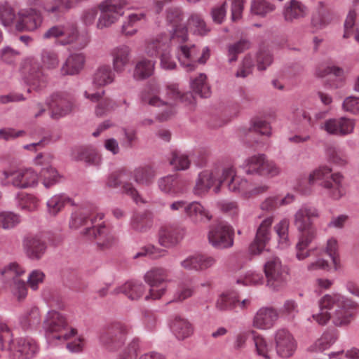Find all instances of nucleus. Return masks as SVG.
<instances>
[{
    "label": "nucleus",
    "instance_id": "nucleus-46",
    "mask_svg": "<svg viewBox=\"0 0 359 359\" xmlns=\"http://www.w3.org/2000/svg\"><path fill=\"white\" fill-rule=\"evenodd\" d=\"M294 196L292 194H287L284 197L279 196H271L262 203L261 208L263 210L273 211L282 205L290 204L294 201Z\"/></svg>",
    "mask_w": 359,
    "mask_h": 359
},
{
    "label": "nucleus",
    "instance_id": "nucleus-62",
    "mask_svg": "<svg viewBox=\"0 0 359 359\" xmlns=\"http://www.w3.org/2000/svg\"><path fill=\"white\" fill-rule=\"evenodd\" d=\"M237 297L234 294H223L217 299L216 307L220 311L236 309Z\"/></svg>",
    "mask_w": 359,
    "mask_h": 359
},
{
    "label": "nucleus",
    "instance_id": "nucleus-27",
    "mask_svg": "<svg viewBox=\"0 0 359 359\" xmlns=\"http://www.w3.org/2000/svg\"><path fill=\"white\" fill-rule=\"evenodd\" d=\"M131 52V48L125 44L117 46L111 50L114 72L122 73L125 70L126 66L130 63Z\"/></svg>",
    "mask_w": 359,
    "mask_h": 359
},
{
    "label": "nucleus",
    "instance_id": "nucleus-53",
    "mask_svg": "<svg viewBox=\"0 0 359 359\" xmlns=\"http://www.w3.org/2000/svg\"><path fill=\"white\" fill-rule=\"evenodd\" d=\"M326 156L329 162L337 166L342 167L348 163V158L345 152L334 146L327 147Z\"/></svg>",
    "mask_w": 359,
    "mask_h": 359
},
{
    "label": "nucleus",
    "instance_id": "nucleus-28",
    "mask_svg": "<svg viewBox=\"0 0 359 359\" xmlns=\"http://www.w3.org/2000/svg\"><path fill=\"white\" fill-rule=\"evenodd\" d=\"M318 210L313 206L304 205L294 214V223L297 230L313 228L312 219L318 217Z\"/></svg>",
    "mask_w": 359,
    "mask_h": 359
},
{
    "label": "nucleus",
    "instance_id": "nucleus-52",
    "mask_svg": "<svg viewBox=\"0 0 359 359\" xmlns=\"http://www.w3.org/2000/svg\"><path fill=\"white\" fill-rule=\"evenodd\" d=\"M207 77L204 74H200L191 81V87L194 92L201 97H207L210 95V88L206 81Z\"/></svg>",
    "mask_w": 359,
    "mask_h": 359
},
{
    "label": "nucleus",
    "instance_id": "nucleus-56",
    "mask_svg": "<svg viewBox=\"0 0 359 359\" xmlns=\"http://www.w3.org/2000/svg\"><path fill=\"white\" fill-rule=\"evenodd\" d=\"M274 9L275 6L266 0H252L251 12L255 15L264 17Z\"/></svg>",
    "mask_w": 359,
    "mask_h": 359
},
{
    "label": "nucleus",
    "instance_id": "nucleus-58",
    "mask_svg": "<svg viewBox=\"0 0 359 359\" xmlns=\"http://www.w3.org/2000/svg\"><path fill=\"white\" fill-rule=\"evenodd\" d=\"M16 18L13 9L7 2L0 4V22L4 26H10L16 21Z\"/></svg>",
    "mask_w": 359,
    "mask_h": 359
},
{
    "label": "nucleus",
    "instance_id": "nucleus-61",
    "mask_svg": "<svg viewBox=\"0 0 359 359\" xmlns=\"http://www.w3.org/2000/svg\"><path fill=\"white\" fill-rule=\"evenodd\" d=\"M20 222V216L11 212L0 213V228L9 229L14 228Z\"/></svg>",
    "mask_w": 359,
    "mask_h": 359
},
{
    "label": "nucleus",
    "instance_id": "nucleus-55",
    "mask_svg": "<svg viewBox=\"0 0 359 359\" xmlns=\"http://www.w3.org/2000/svg\"><path fill=\"white\" fill-rule=\"evenodd\" d=\"M167 96L173 100H180L183 102H188L191 103L194 97L191 93L182 94L179 90L178 86L175 83H169L166 86Z\"/></svg>",
    "mask_w": 359,
    "mask_h": 359
},
{
    "label": "nucleus",
    "instance_id": "nucleus-5",
    "mask_svg": "<svg viewBox=\"0 0 359 359\" xmlns=\"http://www.w3.org/2000/svg\"><path fill=\"white\" fill-rule=\"evenodd\" d=\"M126 5L125 0H106L99 5L98 8L93 7L85 10L81 16L82 21L87 26L93 25L99 9L101 14L97 22V28L102 29L109 27L123 15V8Z\"/></svg>",
    "mask_w": 359,
    "mask_h": 359
},
{
    "label": "nucleus",
    "instance_id": "nucleus-48",
    "mask_svg": "<svg viewBox=\"0 0 359 359\" xmlns=\"http://www.w3.org/2000/svg\"><path fill=\"white\" fill-rule=\"evenodd\" d=\"M70 201V198L65 194L54 195L46 203L48 212L53 216H55Z\"/></svg>",
    "mask_w": 359,
    "mask_h": 359
},
{
    "label": "nucleus",
    "instance_id": "nucleus-29",
    "mask_svg": "<svg viewBox=\"0 0 359 359\" xmlns=\"http://www.w3.org/2000/svg\"><path fill=\"white\" fill-rule=\"evenodd\" d=\"M102 93H89L85 92L84 96L92 102H97L95 107V114L97 116H103L114 111L118 107V104L114 100L108 97H102Z\"/></svg>",
    "mask_w": 359,
    "mask_h": 359
},
{
    "label": "nucleus",
    "instance_id": "nucleus-4",
    "mask_svg": "<svg viewBox=\"0 0 359 359\" xmlns=\"http://www.w3.org/2000/svg\"><path fill=\"white\" fill-rule=\"evenodd\" d=\"M104 217V215L97 212L95 207L81 208L72 214L69 226L72 229L86 226L84 233L95 238L100 249H108L116 243L114 233L109 227L104 224L95 225L97 220H102Z\"/></svg>",
    "mask_w": 359,
    "mask_h": 359
},
{
    "label": "nucleus",
    "instance_id": "nucleus-47",
    "mask_svg": "<svg viewBox=\"0 0 359 359\" xmlns=\"http://www.w3.org/2000/svg\"><path fill=\"white\" fill-rule=\"evenodd\" d=\"M250 334L252 335V340L257 354L264 359H270L271 347L266 339L255 330H251Z\"/></svg>",
    "mask_w": 359,
    "mask_h": 359
},
{
    "label": "nucleus",
    "instance_id": "nucleus-59",
    "mask_svg": "<svg viewBox=\"0 0 359 359\" xmlns=\"http://www.w3.org/2000/svg\"><path fill=\"white\" fill-rule=\"evenodd\" d=\"M42 183L46 188H50L55 184L60 178L57 171L51 166L44 168L41 171Z\"/></svg>",
    "mask_w": 359,
    "mask_h": 359
},
{
    "label": "nucleus",
    "instance_id": "nucleus-34",
    "mask_svg": "<svg viewBox=\"0 0 359 359\" xmlns=\"http://www.w3.org/2000/svg\"><path fill=\"white\" fill-rule=\"evenodd\" d=\"M145 291L146 287L142 283L130 280L117 287L114 292L116 294L123 293L131 300H137L143 296Z\"/></svg>",
    "mask_w": 359,
    "mask_h": 359
},
{
    "label": "nucleus",
    "instance_id": "nucleus-6",
    "mask_svg": "<svg viewBox=\"0 0 359 359\" xmlns=\"http://www.w3.org/2000/svg\"><path fill=\"white\" fill-rule=\"evenodd\" d=\"M0 344L2 350L9 351L13 359H32L39 351L38 343L32 338L13 339V334L8 327L0 323Z\"/></svg>",
    "mask_w": 359,
    "mask_h": 359
},
{
    "label": "nucleus",
    "instance_id": "nucleus-37",
    "mask_svg": "<svg viewBox=\"0 0 359 359\" xmlns=\"http://www.w3.org/2000/svg\"><path fill=\"white\" fill-rule=\"evenodd\" d=\"M172 333L178 339H184L194 332L193 325L187 319L176 316L170 324Z\"/></svg>",
    "mask_w": 359,
    "mask_h": 359
},
{
    "label": "nucleus",
    "instance_id": "nucleus-9",
    "mask_svg": "<svg viewBox=\"0 0 359 359\" xmlns=\"http://www.w3.org/2000/svg\"><path fill=\"white\" fill-rule=\"evenodd\" d=\"M129 330L126 323L114 322L100 332V343L107 351H116L124 345Z\"/></svg>",
    "mask_w": 359,
    "mask_h": 359
},
{
    "label": "nucleus",
    "instance_id": "nucleus-51",
    "mask_svg": "<svg viewBox=\"0 0 359 359\" xmlns=\"http://www.w3.org/2000/svg\"><path fill=\"white\" fill-rule=\"evenodd\" d=\"M337 337L338 334L336 332H325L320 338L315 341L310 349L312 351H323L334 344Z\"/></svg>",
    "mask_w": 359,
    "mask_h": 359
},
{
    "label": "nucleus",
    "instance_id": "nucleus-19",
    "mask_svg": "<svg viewBox=\"0 0 359 359\" xmlns=\"http://www.w3.org/2000/svg\"><path fill=\"white\" fill-rule=\"evenodd\" d=\"M43 18L39 11L33 8L19 10L17 14L15 28L20 32H32L42 24Z\"/></svg>",
    "mask_w": 359,
    "mask_h": 359
},
{
    "label": "nucleus",
    "instance_id": "nucleus-20",
    "mask_svg": "<svg viewBox=\"0 0 359 359\" xmlns=\"http://www.w3.org/2000/svg\"><path fill=\"white\" fill-rule=\"evenodd\" d=\"M25 273V269L16 262L10 263L2 271L6 278H13V292L19 301L24 299L27 294V288L25 281L19 278Z\"/></svg>",
    "mask_w": 359,
    "mask_h": 359
},
{
    "label": "nucleus",
    "instance_id": "nucleus-1",
    "mask_svg": "<svg viewBox=\"0 0 359 359\" xmlns=\"http://www.w3.org/2000/svg\"><path fill=\"white\" fill-rule=\"evenodd\" d=\"M166 18L173 27L171 36L160 34L147 40L144 46L145 54L150 57H159L161 66L165 69H173L176 67L170 54L172 47H175L177 59L187 72L195 70L198 64H205L210 57V50L204 48L201 55L196 45L187 42V29L182 23V9L171 6L167 11Z\"/></svg>",
    "mask_w": 359,
    "mask_h": 359
},
{
    "label": "nucleus",
    "instance_id": "nucleus-57",
    "mask_svg": "<svg viewBox=\"0 0 359 359\" xmlns=\"http://www.w3.org/2000/svg\"><path fill=\"white\" fill-rule=\"evenodd\" d=\"M290 222L287 219L280 221L274 227V229L279 238V244L282 248H286L290 245L288 238V229Z\"/></svg>",
    "mask_w": 359,
    "mask_h": 359
},
{
    "label": "nucleus",
    "instance_id": "nucleus-40",
    "mask_svg": "<svg viewBox=\"0 0 359 359\" xmlns=\"http://www.w3.org/2000/svg\"><path fill=\"white\" fill-rule=\"evenodd\" d=\"M153 219L151 214L147 211L135 212L131 219V228L136 232L147 231L152 226Z\"/></svg>",
    "mask_w": 359,
    "mask_h": 359
},
{
    "label": "nucleus",
    "instance_id": "nucleus-12",
    "mask_svg": "<svg viewBox=\"0 0 359 359\" xmlns=\"http://www.w3.org/2000/svg\"><path fill=\"white\" fill-rule=\"evenodd\" d=\"M43 37L46 39H55L62 45L78 41L79 48H84L88 43L87 37L79 36L77 27L73 23L53 26L43 34Z\"/></svg>",
    "mask_w": 359,
    "mask_h": 359
},
{
    "label": "nucleus",
    "instance_id": "nucleus-45",
    "mask_svg": "<svg viewBox=\"0 0 359 359\" xmlns=\"http://www.w3.org/2000/svg\"><path fill=\"white\" fill-rule=\"evenodd\" d=\"M73 157L76 161H83L91 165H98L100 163V155L92 147L79 148L74 153Z\"/></svg>",
    "mask_w": 359,
    "mask_h": 359
},
{
    "label": "nucleus",
    "instance_id": "nucleus-32",
    "mask_svg": "<svg viewBox=\"0 0 359 359\" xmlns=\"http://www.w3.org/2000/svg\"><path fill=\"white\" fill-rule=\"evenodd\" d=\"M308 14V8L298 0H290L283 8V15L287 22H293L305 18Z\"/></svg>",
    "mask_w": 359,
    "mask_h": 359
},
{
    "label": "nucleus",
    "instance_id": "nucleus-8",
    "mask_svg": "<svg viewBox=\"0 0 359 359\" xmlns=\"http://www.w3.org/2000/svg\"><path fill=\"white\" fill-rule=\"evenodd\" d=\"M43 325L49 339L66 341L76 334V330L69 326L65 316L54 310L47 313Z\"/></svg>",
    "mask_w": 359,
    "mask_h": 359
},
{
    "label": "nucleus",
    "instance_id": "nucleus-23",
    "mask_svg": "<svg viewBox=\"0 0 359 359\" xmlns=\"http://www.w3.org/2000/svg\"><path fill=\"white\" fill-rule=\"evenodd\" d=\"M222 180V175L217 169L205 170L201 172L196 180L193 191L195 195L202 196L214 187L219 186V181Z\"/></svg>",
    "mask_w": 359,
    "mask_h": 359
},
{
    "label": "nucleus",
    "instance_id": "nucleus-22",
    "mask_svg": "<svg viewBox=\"0 0 359 359\" xmlns=\"http://www.w3.org/2000/svg\"><path fill=\"white\" fill-rule=\"evenodd\" d=\"M277 354L281 358H290L294 353L297 342L292 334L286 329L278 330L274 336Z\"/></svg>",
    "mask_w": 359,
    "mask_h": 359
},
{
    "label": "nucleus",
    "instance_id": "nucleus-25",
    "mask_svg": "<svg viewBox=\"0 0 359 359\" xmlns=\"http://www.w3.org/2000/svg\"><path fill=\"white\" fill-rule=\"evenodd\" d=\"M278 318V313L271 307L259 309L252 319V325L254 328L261 330L273 327Z\"/></svg>",
    "mask_w": 359,
    "mask_h": 359
},
{
    "label": "nucleus",
    "instance_id": "nucleus-42",
    "mask_svg": "<svg viewBox=\"0 0 359 359\" xmlns=\"http://www.w3.org/2000/svg\"><path fill=\"white\" fill-rule=\"evenodd\" d=\"M185 213L195 223L203 222L204 219L210 220L212 216L208 210L198 202L187 203Z\"/></svg>",
    "mask_w": 359,
    "mask_h": 359
},
{
    "label": "nucleus",
    "instance_id": "nucleus-50",
    "mask_svg": "<svg viewBox=\"0 0 359 359\" xmlns=\"http://www.w3.org/2000/svg\"><path fill=\"white\" fill-rule=\"evenodd\" d=\"M42 67L46 69H56L60 63V59L57 53L52 49H43L40 54Z\"/></svg>",
    "mask_w": 359,
    "mask_h": 359
},
{
    "label": "nucleus",
    "instance_id": "nucleus-7",
    "mask_svg": "<svg viewBox=\"0 0 359 359\" xmlns=\"http://www.w3.org/2000/svg\"><path fill=\"white\" fill-rule=\"evenodd\" d=\"M38 173L31 168H9L4 170L0 176V185L27 189L38 185Z\"/></svg>",
    "mask_w": 359,
    "mask_h": 359
},
{
    "label": "nucleus",
    "instance_id": "nucleus-10",
    "mask_svg": "<svg viewBox=\"0 0 359 359\" xmlns=\"http://www.w3.org/2000/svg\"><path fill=\"white\" fill-rule=\"evenodd\" d=\"M169 271L163 267H153L144 276L145 283L149 286L146 300L161 299L167 291V283L169 282Z\"/></svg>",
    "mask_w": 359,
    "mask_h": 359
},
{
    "label": "nucleus",
    "instance_id": "nucleus-43",
    "mask_svg": "<svg viewBox=\"0 0 359 359\" xmlns=\"http://www.w3.org/2000/svg\"><path fill=\"white\" fill-rule=\"evenodd\" d=\"M265 155H255L247 158L243 163L242 168L247 175L257 174L262 175L265 161Z\"/></svg>",
    "mask_w": 359,
    "mask_h": 359
},
{
    "label": "nucleus",
    "instance_id": "nucleus-49",
    "mask_svg": "<svg viewBox=\"0 0 359 359\" xmlns=\"http://www.w3.org/2000/svg\"><path fill=\"white\" fill-rule=\"evenodd\" d=\"M155 62L143 58L138 61L134 69V77L137 79H144L151 76L154 71Z\"/></svg>",
    "mask_w": 359,
    "mask_h": 359
},
{
    "label": "nucleus",
    "instance_id": "nucleus-33",
    "mask_svg": "<svg viewBox=\"0 0 359 359\" xmlns=\"http://www.w3.org/2000/svg\"><path fill=\"white\" fill-rule=\"evenodd\" d=\"M156 175V170L149 165L137 167L130 173V177L132 176L137 184L144 187L150 186L154 182Z\"/></svg>",
    "mask_w": 359,
    "mask_h": 359
},
{
    "label": "nucleus",
    "instance_id": "nucleus-3",
    "mask_svg": "<svg viewBox=\"0 0 359 359\" xmlns=\"http://www.w3.org/2000/svg\"><path fill=\"white\" fill-rule=\"evenodd\" d=\"M318 182L326 197L333 201H339L346 196L348 184L341 172H332L331 166L321 165L313 170L307 179L297 180L295 189L302 194L311 193V185Z\"/></svg>",
    "mask_w": 359,
    "mask_h": 359
},
{
    "label": "nucleus",
    "instance_id": "nucleus-30",
    "mask_svg": "<svg viewBox=\"0 0 359 359\" xmlns=\"http://www.w3.org/2000/svg\"><path fill=\"white\" fill-rule=\"evenodd\" d=\"M46 248V242L37 236H27L23 241L25 254L32 259H40L44 255Z\"/></svg>",
    "mask_w": 359,
    "mask_h": 359
},
{
    "label": "nucleus",
    "instance_id": "nucleus-24",
    "mask_svg": "<svg viewBox=\"0 0 359 359\" xmlns=\"http://www.w3.org/2000/svg\"><path fill=\"white\" fill-rule=\"evenodd\" d=\"M334 14L330 8L323 2L320 1L311 16V27L315 31L325 29L332 23Z\"/></svg>",
    "mask_w": 359,
    "mask_h": 359
},
{
    "label": "nucleus",
    "instance_id": "nucleus-18",
    "mask_svg": "<svg viewBox=\"0 0 359 359\" xmlns=\"http://www.w3.org/2000/svg\"><path fill=\"white\" fill-rule=\"evenodd\" d=\"M129 180L130 172L123 170L118 173L111 174L107 179V186L110 188L121 186L123 193L130 196L135 203H144L137 189L133 183L129 182Z\"/></svg>",
    "mask_w": 359,
    "mask_h": 359
},
{
    "label": "nucleus",
    "instance_id": "nucleus-63",
    "mask_svg": "<svg viewBox=\"0 0 359 359\" xmlns=\"http://www.w3.org/2000/svg\"><path fill=\"white\" fill-rule=\"evenodd\" d=\"M189 25L191 28L194 29L196 33L200 35H205L210 31L205 21L198 14H192L190 16Z\"/></svg>",
    "mask_w": 359,
    "mask_h": 359
},
{
    "label": "nucleus",
    "instance_id": "nucleus-16",
    "mask_svg": "<svg viewBox=\"0 0 359 359\" xmlns=\"http://www.w3.org/2000/svg\"><path fill=\"white\" fill-rule=\"evenodd\" d=\"M224 182L226 183L228 189L230 191L239 194L246 198L250 183L246 179L238 175L233 168L229 167L223 170L222 180L219 181V186L215 187V193H218L220 191V187Z\"/></svg>",
    "mask_w": 359,
    "mask_h": 359
},
{
    "label": "nucleus",
    "instance_id": "nucleus-17",
    "mask_svg": "<svg viewBox=\"0 0 359 359\" xmlns=\"http://www.w3.org/2000/svg\"><path fill=\"white\" fill-rule=\"evenodd\" d=\"M158 93L159 86L157 84L151 83L142 90L140 98L144 104L154 107H164L165 109L158 114V118L161 121H165L175 113V108L172 104L161 100L158 96Z\"/></svg>",
    "mask_w": 359,
    "mask_h": 359
},
{
    "label": "nucleus",
    "instance_id": "nucleus-26",
    "mask_svg": "<svg viewBox=\"0 0 359 359\" xmlns=\"http://www.w3.org/2000/svg\"><path fill=\"white\" fill-rule=\"evenodd\" d=\"M299 235L298 242L296 244V257L298 260H304L311 255L314 249H308V247L316 237L315 228H306L304 230H298Z\"/></svg>",
    "mask_w": 359,
    "mask_h": 359
},
{
    "label": "nucleus",
    "instance_id": "nucleus-60",
    "mask_svg": "<svg viewBox=\"0 0 359 359\" xmlns=\"http://www.w3.org/2000/svg\"><path fill=\"white\" fill-rule=\"evenodd\" d=\"M170 163L175 169L184 170L189 168L190 161L186 154L175 151L172 153Z\"/></svg>",
    "mask_w": 359,
    "mask_h": 359
},
{
    "label": "nucleus",
    "instance_id": "nucleus-14",
    "mask_svg": "<svg viewBox=\"0 0 359 359\" xmlns=\"http://www.w3.org/2000/svg\"><path fill=\"white\" fill-rule=\"evenodd\" d=\"M234 231L226 222H221L212 226L208 233L209 243L215 248L225 249L233 244Z\"/></svg>",
    "mask_w": 359,
    "mask_h": 359
},
{
    "label": "nucleus",
    "instance_id": "nucleus-2",
    "mask_svg": "<svg viewBox=\"0 0 359 359\" xmlns=\"http://www.w3.org/2000/svg\"><path fill=\"white\" fill-rule=\"evenodd\" d=\"M320 312L311 318L320 325L332 320L335 326L349 325L355 317L359 304L352 298L339 292L323 295L318 302Z\"/></svg>",
    "mask_w": 359,
    "mask_h": 359
},
{
    "label": "nucleus",
    "instance_id": "nucleus-38",
    "mask_svg": "<svg viewBox=\"0 0 359 359\" xmlns=\"http://www.w3.org/2000/svg\"><path fill=\"white\" fill-rule=\"evenodd\" d=\"M27 83L31 88L40 90L46 86L48 76L43 73L42 67L32 66L27 77Z\"/></svg>",
    "mask_w": 359,
    "mask_h": 359
},
{
    "label": "nucleus",
    "instance_id": "nucleus-36",
    "mask_svg": "<svg viewBox=\"0 0 359 359\" xmlns=\"http://www.w3.org/2000/svg\"><path fill=\"white\" fill-rule=\"evenodd\" d=\"M146 13L143 11L129 14L126 18L122 25V34L126 36H132L135 35L137 32V29L135 27L138 25L140 22H144L146 20Z\"/></svg>",
    "mask_w": 359,
    "mask_h": 359
},
{
    "label": "nucleus",
    "instance_id": "nucleus-15",
    "mask_svg": "<svg viewBox=\"0 0 359 359\" xmlns=\"http://www.w3.org/2000/svg\"><path fill=\"white\" fill-rule=\"evenodd\" d=\"M356 120L348 116L330 118L325 120L320 128L331 135L346 137L354 133Z\"/></svg>",
    "mask_w": 359,
    "mask_h": 359
},
{
    "label": "nucleus",
    "instance_id": "nucleus-21",
    "mask_svg": "<svg viewBox=\"0 0 359 359\" xmlns=\"http://www.w3.org/2000/svg\"><path fill=\"white\" fill-rule=\"evenodd\" d=\"M273 222V217L269 216L263 219L259 225L255 240L249 248L252 255H259L265 249L271 238V227Z\"/></svg>",
    "mask_w": 359,
    "mask_h": 359
},
{
    "label": "nucleus",
    "instance_id": "nucleus-44",
    "mask_svg": "<svg viewBox=\"0 0 359 359\" xmlns=\"http://www.w3.org/2000/svg\"><path fill=\"white\" fill-rule=\"evenodd\" d=\"M115 75L111 67L108 65H103L95 71L93 76V83L98 87H102L111 83Z\"/></svg>",
    "mask_w": 359,
    "mask_h": 359
},
{
    "label": "nucleus",
    "instance_id": "nucleus-35",
    "mask_svg": "<svg viewBox=\"0 0 359 359\" xmlns=\"http://www.w3.org/2000/svg\"><path fill=\"white\" fill-rule=\"evenodd\" d=\"M85 56L82 53L70 55L62 65L60 72L62 75H75L83 68Z\"/></svg>",
    "mask_w": 359,
    "mask_h": 359
},
{
    "label": "nucleus",
    "instance_id": "nucleus-64",
    "mask_svg": "<svg viewBox=\"0 0 359 359\" xmlns=\"http://www.w3.org/2000/svg\"><path fill=\"white\" fill-rule=\"evenodd\" d=\"M250 48L248 41L242 39L229 46V60L230 62L237 60V55Z\"/></svg>",
    "mask_w": 359,
    "mask_h": 359
},
{
    "label": "nucleus",
    "instance_id": "nucleus-39",
    "mask_svg": "<svg viewBox=\"0 0 359 359\" xmlns=\"http://www.w3.org/2000/svg\"><path fill=\"white\" fill-rule=\"evenodd\" d=\"M157 184L159 189L165 194H175L182 191V182L176 175L161 177L158 180Z\"/></svg>",
    "mask_w": 359,
    "mask_h": 359
},
{
    "label": "nucleus",
    "instance_id": "nucleus-41",
    "mask_svg": "<svg viewBox=\"0 0 359 359\" xmlns=\"http://www.w3.org/2000/svg\"><path fill=\"white\" fill-rule=\"evenodd\" d=\"M159 243L165 248H170L177 244L180 240L179 230L177 227L165 226L159 231Z\"/></svg>",
    "mask_w": 359,
    "mask_h": 359
},
{
    "label": "nucleus",
    "instance_id": "nucleus-54",
    "mask_svg": "<svg viewBox=\"0 0 359 359\" xmlns=\"http://www.w3.org/2000/svg\"><path fill=\"white\" fill-rule=\"evenodd\" d=\"M18 203L20 208L29 212L35 211L39 206V200L32 194L19 193L17 195Z\"/></svg>",
    "mask_w": 359,
    "mask_h": 359
},
{
    "label": "nucleus",
    "instance_id": "nucleus-13",
    "mask_svg": "<svg viewBox=\"0 0 359 359\" xmlns=\"http://www.w3.org/2000/svg\"><path fill=\"white\" fill-rule=\"evenodd\" d=\"M264 271L266 278V285L273 290H279L287 281V270L276 256L268 259L264 264Z\"/></svg>",
    "mask_w": 359,
    "mask_h": 359
},
{
    "label": "nucleus",
    "instance_id": "nucleus-31",
    "mask_svg": "<svg viewBox=\"0 0 359 359\" xmlns=\"http://www.w3.org/2000/svg\"><path fill=\"white\" fill-rule=\"evenodd\" d=\"M41 323V311L36 306L26 310L19 318V325L24 330H35Z\"/></svg>",
    "mask_w": 359,
    "mask_h": 359
},
{
    "label": "nucleus",
    "instance_id": "nucleus-11",
    "mask_svg": "<svg viewBox=\"0 0 359 359\" xmlns=\"http://www.w3.org/2000/svg\"><path fill=\"white\" fill-rule=\"evenodd\" d=\"M50 111V116L54 120H58L70 114L75 109L74 96L65 91L52 93L46 101Z\"/></svg>",
    "mask_w": 359,
    "mask_h": 359
}]
</instances>
